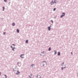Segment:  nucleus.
Instances as JSON below:
<instances>
[{
	"instance_id": "nucleus-22",
	"label": "nucleus",
	"mask_w": 78,
	"mask_h": 78,
	"mask_svg": "<svg viewBox=\"0 0 78 78\" xmlns=\"http://www.w3.org/2000/svg\"><path fill=\"white\" fill-rule=\"evenodd\" d=\"M4 1L5 2H7V0H4Z\"/></svg>"
},
{
	"instance_id": "nucleus-3",
	"label": "nucleus",
	"mask_w": 78,
	"mask_h": 78,
	"mask_svg": "<svg viewBox=\"0 0 78 78\" xmlns=\"http://www.w3.org/2000/svg\"><path fill=\"white\" fill-rule=\"evenodd\" d=\"M58 2V0H54V3H56Z\"/></svg>"
},
{
	"instance_id": "nucleus-5",
	"label": "nucleus",
	"mask_w": 78,
	"mask_h": 78,
	"mask_svg": "<svg viewBox=\"0 0 78 78\" xmlns=\"http://www.w3.org/2000/svg\"><path fill=\"white\" fill-rule=\"evenodd\" d=\"M37 78H41V76L39 75H38L37 76Z\"/></svg>"
},
{
	"instance_id": "nucleus-18",
	"label": "nucleus",
	"mask_w": 78,
	"mask_h": 78,
	"mask_svg": "<svg viewBox=\"0 0 78 78\" xmlns=\"http://www.w3.org/2000/svg\"><path fill=\"white\" fill-rule=\"evenodd\" d=\"M48 50L49 51H50V50H51V48H49L48 49Z\"/></svg>"
},
{
	"instance_id": "nucleus-15",
	"label": "nucleus",
	"mask_w": 78,
	"mask_h": 78,
	"mask_svg": "<svg viewBox=\"0 0 78 78\" xmlns=\"http://www.w3.org/2000/svg\"><path fill=\"white\" fill-rule=\"evenodd\" d=\"M28 42V40H26V43H27Z\"/></svg>"
},
{
	"instance_id": "nucleus-25",
	"label": "nucleus",
	"mask_w": 78,
	"mask_h": 78,
	"mask_svg": "<svg viewBox=\"0 0 78 78\" xmlns=\"http://www.w3.org/2000/svg\"><path fill=\"white\" fill-rule=\"evenodd\" d=\"M30 76H33V74H30Z\"/></svg>"
},
{
	"instance_id": "nucleus-14",
	"label": "nucleus",
	"mask_w": 78,
	"mask_h": 78,
	"mask_svg": "<svg viewBox=\"0 0 78 78\" xmlns=\"http://www.w3.org/2000/svg\"><path fill=\"white\" fill-rule=\"evenodd\" d=\"M16 31L18 33H19V29H17Z\"/></svg>"
},
{
	"instance_id": "nucleus-16",
	"label": "nucleus",
	"mask_w": 78,
	"mask_h": 78,
	"mask_svg": "<svg viewBox=\"0 0 78 78\" xmlns=\"http://www.w3.org/2000/svg\"><path fill=\"white\" fill-rule=\"evenodd\" d=\"M56 8H55L53 10V11H55L56 10Z\"/></svg>"
},
{
	"instance_id": "nucleus-13",
	"label": "nucleus",
	"mask_w": 78,
	"mask_h": 78,
	"mask_svg": "<svg viewBox=\"0 0 78 78\" xmlns=\"http://www.w3.org/2000/svg\"><path fill=\"white\" fill-rule=\"evenodd\" d=\"M4 77L3 78H6V75H4Z\"/></svg>"
},
{
	"instance_id": "nucleus-10",
	"label": "nucleus",
	"mask_w": 78,
	"mask_h": 78,
	"mask_svg": "<svg viewBox=\"0 0 78 78\" xmlns=\"http://www.w3.org/2000/svg\"><path fill=\"white\" fill-rule=\"evenodd\" d=\"M62 16H65V13H63L62 14Z\"/></svg>"
},
{
	"instance_id": "nucleus-28",
	"label": "nucleus",
	"mask_w": 78,
	"mask_h": 78,
	"mask_svg": "<svg viewBox=\"0 0 78 78\" xmlns=\"http://www.w3.org/2000/svg\"><path fill=\"white\" fill-rule=\"evenodd\" d=\"M12 45H14V46H15V45H14V44H13Z\"/></svg>"
},
{
	"instance_id": "nucleus-6",
	"label": "nucleus",
	"mask_w": 78,
	"mask_h": 78,
	"mask_svg": "<svg viewBox=\"0 0 78 78\" xmlns=\"http://www.w3.org/2000/svg\"><path fill=\"white\" fill-rule=\"evenodd\" d=\"M11 48H12V50L13 51H14V48H12V46H11Z\"/></svg>"
},
{
	"instance_id": "nucleus-7",
	"label": "nucleus",
	"mask_w": 78,
	"mask_h": 78,
	"mask_svg": "<svg viewBox=\"0 0 78 78\" xmlns=\"http://www.w3.org/2000/svg\"><path fill=\"white\" fill-rule=\"evenodd\" d=\"M65 68H66V66H64V67H63L62 68V70H63V69H65Z\"/></svg>"
},
{
	"instance_id": "nucleus-27",
	"label": "nucleus",
	"mask_w": 78,
	"mask_h": 78,
	"mask_svg": "<svg viewBox=\"0 0 78 78\" xmlns=\"http://www.w3.org/2000/svg\"><path fill=\"white\" fill-rule=\"evenodd\" d=\"M41 53H44V51L43 52H42Z\"/></svg>"
},
{
	"instance_id": "nucleus-4",
	"label": "nucleus",
	"mask_w": 78,
	"mask_h": 78,
	"mask_svg": "<svg viewBox=\"0 0 78 78\" xmlns=\"http://www.w3.org/2000/svg\"><path fill=\"white\" fill-rule=\"evenodd\" d=\"M50 28H51V26H50V27H48V29L49 31H50Z\"/></svg>"
},
{
	"instance_id": "nucleus-32",
	"label": "nucleus",
	"mask_w": 78,
	"mask_h": 78,
	"mask_svg": "<svg viewBox=\"0 0 78 78\" xmlns=\"http://www.w3.org/2000/svg\"><path fill=\"white\" fill-rule=\"evenodd\" d=\"M29 76L30 78H31V77H30V76Z\"/></svg>"
},
{
	"instance_id": "nucleus-29",
	"label": "nucleus",
	"mask_w": 78,
	"mask_h": 78,
	"mask_svg": "<svg viewBox=\"0 0 78 78\" xmlns=\"http://www.w3.org/2000/svg\"><path fill=\"white\" fill-rule=\"evenodd\" d=\"M71 54H72V55H73V53L72 52H71Z\"/></svg>"
},
{
	"instance_id": "nucleus-12",
	"label": "nucleus",
	"mask_w": 78,
	"mask_h": 78,
	"mask_svg": "<svg viewBox=\"0 0 78 78\" xmlns=\"http://www.w3.org/2000/svg\"><path fill=\"white\" fill-rule=\"evenodd\" d=\"M43 64H46V62L45 61H44L43 62Z\"/></svg>"
},
{
	"instance_id": "nucleus-23",
	"label": "nucleus",
	"mask_w": 78,
	"mask_h": 78,
	"mask_svg": "<svg viewBox=\"0 0 78 78\" xmlns=\"http://www.w3.org/2000/svg\"><path fill=\"white\" fill-rule=\"evenodd\" d=\"M64 62H63V63H62V66H64Z\"/></svg>"
},
{
	"instance_id": "nucleus-1",
	"label": "nucleus",
	"mask_w": 78,
	"mask_h": 78,
	"mask_svg": "<svg viewBox=\"0 0 78 78\" xmlns=\"http://www.w3.org/2000/svg\"><path fill=\"white\" fill-rule=\"evenodd\" d=\"M24 54H22L20 56L22 58H24Z\"/></svg>"
},
{
	"instance_id": "nucleus-30",
	"label": "nucleus",
	"mask_w": 78,
	"mask_h": 78,
	"mask_svg": "<svg viewBox=\"0 0 78 78\" xmlns=\"http://www.w3.org/2000/svg\"><path fill=\"white\" fill-rule=\"evenodd\" d=\"M43 66H45V65L44 64H43Z\"/></svg>"
},
{
	"instance_id": "nucleus-17",
	"label": "nucleus",
	"mask_w": 78,
	"mask_h": 78,
	"mask_svg": "<svg viewBox=\"0 0 78 78\" xmlns=\"http://www.w3.org/2000/svg\"><path fill=\"white\" fill-rule=\"evenodd\" d=\"M12 26H15V23H13L12 24Z\"/></svg>"
},
{
	"instance_id": "nucleus-2",
	"label": "nucleus",
	"mask_w": 78,
	"mask_h": 78,
	"mask_svg": "<svg viewBox=\"0 0 78 78\" xmlns=\"http://www.w3.org/2000/svg\"><path fill=\"white\" fill-rule=\"evenodd\" d=\"M51 5H53L54 4V2H53V1H52L51 2Z\"/></svg>"
},
{
	"instance_id": "nucleus-20",
	"label": "nucleus",
	"mask_w": 78,
	"mask_h": 78,
	"mask_svg": "<svg viewBox=\"0 0 78 78\" xmlns=\"http://www.w3.org/2000/svg\"><path fill=\"white\" fill-rule=\"evenodd\" d=\"M55 55H56V53H57V52H56V51H55Z\"/></svg>"
},
{
	"instance_id": "nucleus-9",
	"label": "nucleus",
	"mask_w": 78,
	"mask_h": 78,
	"mask_svg": "<svg viewBox=\"0 0 78 78\" xmlns=\"http://www.w3.org/2000/svg\"><path fill=\"white\" fill-rule=\"evenodd\" d=\"M34 66H35V65L34 64H32L31 65V67H33Z\"/></svg>"
},
{
	"instance_id": "nucleus-31",
	"label": "nucleus",
	"mask_w": 78,
	"mask_h": 78,
	"mask_svg": "<svg viewBox=\"0 0 78 78\" xmlns=\"http://www.w3.org/2000/svg\"><path fill=\"white\" fill-rule=\"evenodd\" d=\"M0 75H1V72H0Z\"/></svg>"
},
{
	"instance_id": "nucleus-11",
	"label": "nucleus",
	"mask_w": 78,
	"mask_h": 78,
	"mask_svg": "<svg viewBox=\"0 0 78 78\" xmlns=\"http://www.w3.org/2000/svg\"><path fill=\"white\" fill-rule=\"evenodd\" d=\"M58 56H59V55H60V52H58Z\"/></svg>"
},
{
	"instance_id": "nucleus-26",
	"label": "nucleus",
	"mask_w": 78,
	"mask_h": 78,
	"mask_svg": "<svg viewBox=\"0 0 78 78\" xmlns=\"http://www.w3.org/2000/svg\"><path fill=\"white\" fill-rule=\"evenodd\" d=\"M5 33H6L5 32H4L3 33V34H4V35L5 34Z\"/></svg>"
},
{
	"instance_id": "nucleus-24",
	"label": "nucleus",
	"mask_w": 78,
	"mask_h": 78,
	"mask_svg": "<svg viewBox=\"0 0 78 78\" xmlns=\"http://www.w3.org/2000/svg\"><path fill=\"white\" fill-rule=\"evenodd\" d=\"M51 22H52V23H53V21L52 20H51Z\"/></svg>"
},
{
	"instance_id": "nucleus-19",
	"label": "nucleus",
	"mask_w": 78,
	"mask_h": 78,
	"mask_svg": "<svg viewBox=\"0 0 78 78\" xmlns=\"http://www.w3.org/2000/svg\"><path fill=\"white\" fill-rule=\"evenodd\" d=\"M64 16L62 15L60 17H61V18H62V17H64Z\"/></svg>"
},
{
	"instance_id": "nucleus-8",
	"label": "nucleus",
	"mask_w": 78,
	"mask_h": 78,
	"mask_svg": "<svg viewBox=\"0 0 78 78\" xmlns=\"http://www.w3.org/2000/svg\"><path fill=\"white\" fill-rule=\"evenodd\" d=\"M20 73V72H19V71H17V73H16V75H18V74H19Z\"/></svg>"
},
{
	"instance_id": "nucleus-21",
	"label": "nucleus",
	"mask_w": 78,
	"mask_h": 78,
	"mask_svg": "<svg viewBox=\"0 0 78 78\" xmlns=\"http://www.w3.org/2000/svg\"><path fill=\"white\" fill-rule=\"evenodd\" d=\"M3 11H4V9H5V7H3Z\"/></svg>"
}]
</instances>
